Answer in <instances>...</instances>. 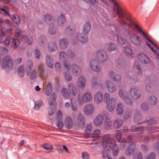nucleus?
<instances>
[{
    "label": "nucleus",
    "mask_w": 159,
    "mask_h": 159,
    "mask_svg": "<svg viewBox=\"0 0 159 159\" xmlns=\"http://www.w3.org/2000/svg\"><path fill=\"white\" fill-rule=\"evenodd\" d=\"M102 146L107 149L109 148L112 149V153L114 156H116L118 154L119 151L118 146L114 140L110 138L109 135L107 134L104 136L102 142Z\"/></svg>",
    "instance_id": "nucleus-1"
},
{
    "label": "nucleus",
    "mask_w": 159,
    "mask_h": 159,
    "mask_svg": "<svg viewBox=\"0 0 159 159\" xmlns=\"http://www.w3.org/2000/svg\"><path fill=\"white\" fill-rule=\"evenodd\" d=\"M91 29V25L89 22H87L84 25L83 29V34L78 33L76 36H74L73 37V44L75 45L77 40H79L81 43H84L87 42V38L86 36L84 34H87L90 31Z\"/></svg>",
    "instance_id": "nucleus-2"
},
{
    "label": "nucleus",
    "mask_w": 159,
    "mask_h": 159,
    "mask_svg": "<svg viewBox=\"0 0 159 159\" xmlns=\"http://www.w3.org/2000/svg\"><path fill=\"white\" fill-rule=\"evenodd\" d=\"M156 123L155 120L152 119L149 121H146L144 123L146 125V127L144 128H138L135 127V126H132L131 127V130L132 131H136L137 134H140L146 132H154V129L152 128L153 127L151 126L152 125Z\"/></svg>",
    "instance_id": "nucleus-3"
},
{
    "label": "nucleus",
    "mask_w": 159,
    "mask_h": 159,
    "mask_svg": "<svg viewBox=\"0 0 159 159\" xmlns=\"http://www.w3.org/2000/svg\"><path fill=\"white\" fill-rule=\"evenodd\" d=\"M109 116L106 111H103L102 115H99L94 120V123L96 125H100L102 123L103 119H105V126L109 127L111 126L112 123L109 118Z\"/></svg>",
    "instance_id": "nucleus-4"
},
{
    "label": "nucleus",
    "mask_w": 159,
    "mask_h": 159,
    "mask_svg": "<svg viewBox=\"0 0 159 159\" xmlns=\"http://www.w3.org/2000/svg\"><path fill=\"white\" fill-rule=\"evenodd\" d=\"M13 60L9 55H6L4 57L2 64V67L3 69H7L8 70H11L13 67Z\"/></svg>",
    "instance_id": "nucleus-5"
},
{
    "label": "nucleus",
    "mask_w": 159,
    "mask_h": 159,
    "mask_svg": "<svg viewBox=\"0 0 159 159\" xmlns=\"http://www.w3.org/2000/svg\"><path fill=\"white\" fill-rule=\"evenodd\" d=\"M104 100L107 103V109L109 111L113 110L115 106V101L113 98L110 99L109 94L106 93L104 96Z\"/></svg>",
    "instance_id": "nucleus-6"
},
{
    "label": "nucleus",
    "mask_w": 159,
    "mask_h": 159,
    "mask_svg": "<svg viewBox=\"0 0 159 159\" xmlns=\"http://www.w3.org/2000/svg\"><path fill=\"white\" fill-rule=\"evenodd\" d=\"M129 39L131 43L135 46H140L142 44V41L140 37L135 34H130Z\"/></svg>",
    "instance_id": "nucleus-7"
},
{
    "label": "nucleus",
    "mask_w": 159,
    "mask_h": 159,
    "mask_svg": "<svg viewBox=\"0 0 159 159\" xmlns=\"http://www.w3.org/2000/svg\"><path fill=\"white\" fill-rule=\"evenodd\" d=\"M92 98V95L90 93H86L83 95L81 94H79L78 97V100L79 102L81 104L84 102H90Z\"/></svg>",
    "instance_id": "nucleus-8"
},
{
    "label": "nucleus",
    "mask_w": 159,
    "mask_h": 159,
    "mask_svg": "<svg viewBox=\"0 0 159 159\" xmlns=\"http://www.w3.org/2000/svg\"><path fill=\"white\" fill-rule=\"evenodd\" d=\"M55 95L54 94H52L49 99V105L51 108L48 112V115L52 116L55 111L56 105L55 103Z\"/></svg>",
    "instance_id": "nucleus-9"
},
{
    "label": "nucleus",
    "mask_w": 159,
    "mask_h": 159,
    "mask_svg": "<svg viewBox=\"0 0 159 159\" xmlns=\"http://www.w3.org/2000/svg\"><path fill=\"white\" fill-rule=\"evenodd\" d=\"M12 33L13 30L10 28H6L3 27L0 30V34L2 36H3V38L6 35H10Z\"/></svg>",
    "instance_id": "nucleus-10"
},
{
    "label": "nucleus",
    "mask_w": 159,
    "mask_h": 159,
    "mask_svg": "<svg viewBox=\"0 0 159 159\" xmlns=\"http://www.w3.org/2000/svg\"><path fill=\"white\" fill-rule=\"evenodd\" d=\"M138 57L143 64H147L150 62V60L148 58L142 53H139L138 55Z\"/></svg>",
    "instance_id": "nucleus-11"
},
{
    "label": "nucleus",
    "mask_w": 159,
    "mask_h": 159,
    "mask_svg": "<svg viewBox=\"0 0 159 159\" xmlns=\"http://www.w3.org/2000/svg\"><path fill=\"white\" fill-rule=\"evenodd\" d=\"M91 69L94 71L98 72L100 70V68L98 66V63L95 60L92 59L90 62Z\"/></svg>",
    "instance_id": "nucleus-12"
},
{
    "label": "nucleus",
    "mask_w": 159,
    "mask_h": 159,
    "mask_svg": "<svg viewBox=\"0 0 159 159\" xmlns=\"http://www.w3.org/2000/svg\"><path fill=\"white\" fill-rule=\"evenodd\" d=\"M26 73L28 75H30L32 68L33 66V62L31 60H28L25 63Z\"/></svg>",
    "instance_id": "nucleus-13"
},
{
    "label": "nucleus",
    "mask_w": 159,
    "mask_h": 159,
    "mask_svg": "<svg viewBox=\"0 0 159 159\" xmlns=\"http://www.w3.org/2000/svg\"><path fill=\"white\" fill-rule=\"evenodd\" d=\"M93 110L94 108L93 105L92 104H89L84 107V110L86 115H89L93 112Z\"/></svg>",
    "instance_id": "nucleus-14"
},
{
    "label": "nucleus",
    "mask_w": 159,
    "mask_h": 159,
    "mask_svg": "<svg viewBox=\"0 0 159 159\" xmlns=\"http://www.w3.org/2000/svg\"><path fill=\"white\" fill-rule=\"evenodd\" d=\"M62 113L60 111H58L57 113V118L58 120V121L57 124L58 127L59 129L62 128L63 126L62 122L61 121L62 118Z\"/></svg>",
    "instance_id": "nucleus-15"
},
{
    "label": "nucleus",
    "mask_w": 159,
    "mask_h": 159,
    "mask_svg": "<svg viewBox=\"0 0 159 159\" xmlns=\"http://www.w3.org/2000/svg\"><path fill=\"white\" fill-rule=\"evenodd\" d=\"M135 145L134 143H133L129 145V147L127 149L126 151V154L129 155L133 152V155L134 156V152L136 151L134 149Z\"/></svg>",
    "instance_id": "nucleus-16"
},
{
    "label": "nucleus",
    "mask_w": 159,
    "mask_h": 159,
    "mask_svg": "<svg viewBox=\"0 0 159 159\" xmlns=\"http://www.w3.org/2000/svg\"><path fill=\"white\" fill-rule=\"evenodd\" d=\"M109 76L112 80L116 82L120 81L121 79L120 75H116L113 71L110 72Z\"/></svg>",
    "instance_id": "nucleus-17"
},
{
    "label": "nucleus",
    "mask_w": 159,
    "mask_h": 159,
    "mask_svg": "<svg viewBox=\"0 0 159 159\" xmlns=\"http://www.w3.org/2000/svg\"><path fill=\"white\" fill-rule=\"evenodd\" d=\"M119 94L120 97L124 100L128 104L132 103L131 100L128 98V97L126 96V93H124L122 90H120L119 92Z\"/></svg>",
    "instance_id": "nucleus-18"
},
{
    "label": "nucleus",
    "mask_w": 159,
    "mask_h": 159,
    "mask_svg": "<svg viewBox=\"0 0 159 159\" xmlns=\"http://www.w3.org/2000/svg\"><path fill=\"white\" fill-rule=\"evenodd\" d=\"M106 85L108 89L110 92L113 93L116 91L115 86L110 81L107 80L106 83Z\"/></svg>",
    "instance_id": "nucleus-19"
},
{
    "label": "nucleus",
    "mask_w": 159,
    "mask_h": 159,
    "mask_svg": "<svg viewBox=\"0 0 159 159\" xmlns=\"http://www.w3.org/2000/svg\"><path fill=\"white\" fill-rule=\"evenodd\" d=\"M102 93L101 92L97 93L94 96V101L97 103L99 104L102 101Z\"/></svg>",
    "instance_id": "nucleus-20"
},
{
    "label": "nucleus",
    "mask_w": 159,
    "mask_h": 159,
    "mask_svg": "<svg viewBox=\"0 0 159 159\" xmlns=\"http://www.w3.org/2000/svg\"><path fill=\"white\" fill-rule=\"evenodd\" d=\"M13 24L15 27H18L20 24V21L18 16L16 14L13 15L12 17Z\"/></svg>",
    "instance_id": "nucleus-21"
},
{
    "label": "nucleus",
    "mask_w": 159,
    "mask_h": 159,
    "mask_svg": "<svg viewBox=\"0 0 159 159\" xmlns=\"http://www.w3.org/2000/svg\"><path fill=\"white\" fill-rule=\"evenodd\" d=\"M38 71L41 76L45 78L47 75V74L45 72L44 69V65L40 64L38 67Z\"/></svg>",
    "instance_id": "nucleus-22"
},
{
    "label": "nucleus",
    "mask_w": 159,
    "mask_h": 159,
    "mask_svg": "<svg viewBox=\"0 0 159 159\" xmlns=\"http://www.w3.org/2000/svg\"><path fill=\"white\" fill-rule=\"evenodd\" d=\"M130 93L133 98L137 99L140 97V94L139 93L138 90L136 89H132L131 90Z\"/></svg>",
    "instance_id": "nucleus-23"
},
{
    "label": "nucleus",
    "mask_w": 159,
    "mask_h": 159,
    "mask_svg": "<svg viewBox=\"0 0 159 159\" xmlns=\"http://www.w3.org/2000/svg\"><path fill=\"white\" fill-rule=\"evenodd\" d=\"M20 44V40L16 38H13L11 42V46L13 49H16Z\"/></svg>",
    "instance_id": "nucleus-24"
},
{
    "label": "nucleus",
    "mask_w": 159,
    "mask_h": 159,
    "mask_svg": "<svg viewBox=\"0 0 159 159\" xmlns=\"http://www.w3.org/2000/svg\"><path fill=\"white\" fill-rule=\"evenodd\" d=\"M17 72L19 77H23L24 76L25 73L24 66L22 65L20 66L17 69Z\"/></svg>",
    "instance_id": "nucleus-25"
},
{
    "label": "nucleus",
    "mask_w": 159,
    "mask_h": 159,
    "mask_svg": "<svg viewBox=\"0 0 159 159\" xmlns=\"http://www.w3.org/2000/svg\"><path fill=\"white\" fill-rule=\"evenodd\" d=\"M65 124L67 129H70L72 127L73 125V121L70 117H67L66 118Z\"/></svg>",
    "instance_id": "nucleus-26"
},
{
    "label": "nucleus",
    "mask_w": 159,
    "mask_h": 159,
    "mask_svg": "<svg viewBox=\"0 0 159 159\" xmlns=\"http://www.w3.org/2000/svg\"><path fill=\"white\" fill-rule=\"evenodd\" d=\"M72 69L73 74L75 75L76 76L80 73V69L76 65H73L72 66Z\"/></svg>",
    "instance_id": "nucleus-27"
},
{
    "label": "nucleus",
    "mask_w": 159,
    "mask_h": 159,
    "mask_svg": "<svg viewBox=\"0 0 159 159\" xmlns=\"http://www.w3.org/2000/svg\"><path fill=\"white\" fill-rule=\"evenodd\" d=\"M68 43L66 40L65 39H61L60 41V46L62 49H65L68 46Z\"/></svg>",
    "instance_id": "nucleus-28"
},
{
    "label": "nucleus",
    "mask_w": 159,
    "mask_h": 159,
    "mask_svg": "<svg viewBox=\"0 0 159 159\" xmlns=\"http://www.w3.org/2000/svg\"><path fill=\"white\" fill-rule=\"evenodd\" d=\"M46 61L48 67L50 68H52L53 67V62L51 57L49 56H47Z\"/></svg>",
    "instance_id": "nucleus-29"
},
{
    "label": "nucleus",
    "mask_w": 159,
    "mask_h": 159,
    "mask_svg": "<svg viewBox=\"0 0 159 159\" xmlns=\"http://www.w3.org/2000/svg\"><path fill=\"white\" fill-rule=\"evenodd\" d=\"M122 123L123 122L121 120L117 119L115 121L113 125L116 129H118L122 126Z\"/></svg>",
    "instance_id": "nucleus-30"
},
{
    "label": "nucleus",
    "mask_w": 159,
    "mask_h": 159,
    "mask_svg": "<svg viewBox=\"0 0 159 159\" xmlns=\"http://www.w3.org/2000/svg\"><path fill=\"white\" fill-rule=\"evenodd\" d=\"M3 25L10 26L11 25V23L8 20H4L2 18H1L0 19V26H1Z\"/></svg>",
    "instance_id": "nucleus-31"
},
{
    "label": "nucleus",
    "mask_w": 159,
    "mask_h": 159,
    "mask_svg": "<svg viewBox=\"0 0 159 159\" xmlns=\"http://www.w3.org/2000/svg\"><path fill=\"white\" fill-rule=\"evenodd\" d=\"M100 134V132L99 130H96L93 133L92 137L93 140H97L99 138Z\"/></svg>",
    "instance_id": "nucleus-32"
},
{
    "label": "nucleus",
    "mask_w": 159,
    "mask_h": 159,
    "mask_svg": "<svg viewBox=\"0 0 159 159\" xmlns=\"http://www.w3.org/2000/svg\"><path fill=\"white\" fill-rule=\"evenodd\" d=\"M85 84V79L82 77H80L78 81V85L80 88H83Z\"/></svg>",
    "instance_id": "nucleus-33"
},
{
    "label": "nucleus",
    "mask_w": 159,
    "mask_h": 159,
    "mask_svg": "<svg viewBox=\"0 0 159 159\" xmlns=\"http://www.w3.org/2000/svg\"><path fill=\"white\" fill-rule=\"evenodd\" d=\"M69 90L70 93L73 96H75L76 94V90L75 88L72 84L69 85Z\"/></svg>",
    "instance_id": "nucleus-34"
},
{
    "label": "nucleus",
    "mask_w": 159,
    "mask_h": 159,
    "mask_svg": "<svg viewBox=\"0 0 159 159\" xmlns=\"http://www.w3.org/2000/svg\"><path fill=\"white\" fill-rule=\"evenodd\" d=\"M22 39L25 40L26 42L29 45H30L33 42L32 39L31 37H27L25 35L22 36Z\"/></svg>",
    "instance_id": "nucleus-35"
},
{
    "label": "nucleus",
    "mask_w": 159,
    "mask_h": 159,
    "mask_svg": "<svg viewBox=\"0 0 159 159\" xmlns=\"http://www.w3.org/2000/svg\"><path fill=\"white\" fill-rule=\"evenodd\" d=\"M2 13L4 15H9V9L8 7L6 6H4L3 7V8L2 9L0 8V14Z\"/></svg>",
    "instance_id": "nucleus-36"
},
{
    "label": "nucleus",
    "mask_w": 159,
    "mask_h": 159,
    "mask_svg": "<svg viewBox=\"0 0 159 159\" xmlns=\"http://www.w3.org/2000/svg\"><path fill=\"white\" fill-rule=\"evenodd\" d=\"M84 121V119L83 116L80 113H79L78 116V122L79 124H83Z\"/></svg>",
    "instance_id": "nucleus-37"
},
{
    "label": "nucleus",
    "mask_w": 159,
    "mask_h": 159,
    "mask_svg": "<svg viewBox=\"0 0 159 159\" xmlns=\"http://www.w3.org/2000/svg\"><path fill=\"white\" fill-rule=\"evenodd\" d=\"M65 21V17L62 14H61L57 19V22L59 25H61Z\"/></svg>",
    "instance_id": "nucleus-38"
},
{
    "label": "nucleus",
    "mask_w": 159,
    "mask_h": 159,
    "mask_svg": "<svg viewBox=\"0 0 159 159\" xmlns=\"http://www.w3.org/2000/svg\"><path fill=\"white\" fill-rule=\"evenodd\" d=\"M63 65L64 68L67 71L70 69L71 66L68 61H65L63 62Z\"/></svg>",
    "instance_id": "nucleus-39"
},
{
    "label": "nucleus",
    "mask_w": 159,
    "mask_h": 159,
    "mask_svg": "<svg viewBox=\"0 0 159 159\" xmlns=\"http://www.w3.org/2000/svg\"><path fill=\"white\" fill-rule=\"evenodd\" d=\"M92 127L91 125H88L85 130V134L87 137L90 134Z\"/></svg>",
    "instance_id": "nucleus-40"
},
{
    "label": "nucleus",
    "mask_w": 159,
    "mask_h": 159,
    "mask_svg": "<svg viewBox=\"0 0 159 159\" xmlns=\"http://www.w3.org/2000/svg\"><path fill=\"white\" fill-rule=\"evenodd\" d=\"M149 102L151 105H155L157 103V99L155 96H151L149 98Z\"/></svg>",
    "instance_id": "nucleus-41"
},
{
    "label": "nucleus",
    "mask_w": 159,
    "mask_h": 159,
    "mask_svg": "<svg viewBox=\"0 0 159 159\" xmlns=\"http://www.w3.org/2000/svg\"><path fill=\"white\" fill-rule=\"evenodd\" d=\"M81 158L82 159H90V154L88 152L84 151L82 153Z\"/></svg>",
    "instance_id": "nucleus-42"
},
{
    "label": "nucleus",
    "mask_w": 159,
    "mask_h": 159,
    "mask_svg": "<svg viewBox=\"0 0 159 159\" xmlns=\"http://www.w3.org/2000/svg\"><path fill=\"white\" fill-rule=\"evenodd\" d=\"M97 55L100 61L103 62L104 57L103 55L102 52L101 50L98 51L97 53Z\"/></svg>",
    "instance_id": "nucleus-43"
},
{
    "label": "nucleus",
    "mask_w": 159,
    "mask_h": 159,
    "mask_svg": "<svg viewBox=\"0 0 159 159\" xmlns=\"http://www.w3.org/2000/svg\"><path fill=\"white\" fill-rule=\"evenodd\" d=\"M61 93L63 96L66 98H68L69 97L70 95L65 89L63 88L62 89Z\"/></svg>",
    "instance_id": "nucleus-44"
},
{
    "label": "nucleus",
    "mask_w": 159,
    "mask_h": 159,
    "mask_svg": "<svg viewBox=\"0 0 159 159\" xmlns=\"http://www.w3.org/2000/svg\"><path fill=\"white\" fill-rule=\"evenodd\" d=\"M115 136L117 140L119 141V142H120V141L121 140V132L120 130H116Z\"/></svg>",
    "instance_id": "nucleus-45"
},
{
    "label": "nucleus",
    "mask_w": 159,
    "mask_h": 159,
    "mask_svg": "<svg viewBox=\"0 0 159 159\" xmlns=\"http://www.w3.org/2000/svg\"><path fill=\"white\" fill-rule=\"evenodd\" d=\"M123 106L121 104H118L117 109L118 114L120 115L122 114L123 111Z\"/></svg>",
    "instance_id": "nucleus-46"
},
{
    "label": "nucleus",
    "mask_w": 159,
    "mask_h": 159,
    "mask_svg": "<svg viewBox=\"0 0 159 159\" xmlns=\"http://www.w3.org/2000/svg\"><path fill=\"white\" fill-rule=\"evenodd\" d=\"M52 92V85L50 83L48 84L46 92L47 94L48 95H49Z\"/></svg>",
    "instance_id": "nucleus-47"
},
{
    "label": "nucleus",
    "mask_w": 159,
    "mask_h": 159,
    "mask_svg": "<svg viewBox=\"0 0 159 159\" xmlns=\"http://www.w3.org/2000/svg\"><path fill=\"white\" fill-rule=\"evenodd\" d=\"M117 39L120 43L119 45L121 46H122V44L125 43L127 42L126 40L119 36H118Z\"/></svg>",
    "instance_id": "nucleus-48"
},
{
    "label": "nucleus",
    "mask_w": 159,
    "mask_h": 159,
    "mask_svg": "<svg viewBox=\"0 0 159 159\" xmlns=\"http://www.w3.org/2000/svg\"><path fill=\"white\" fill-rule=\"evenodd\" d=\"M48 48L50 52L53 51L57 48L56 45L52 43H51L49 44Z\"/></svg>",
    "instance_id": "nucleus-49"
},
{
    "label": "nucleus",
    "mask_w": 159,
    "mask_h": 159,
    "mask_svg": "<svg viewBox=\"0 0 159 159\" xmlns=\"http://www.w3.org/2000/svg\"><path fill=\"white\" fill-rule=\"evenodd\" d=\"M120 148L122 150L124 149L125 147V140L124 139H122L120 141Z\"/></svg>",
    "instance_id": "nucleus-50"
},
{
    "label": "nucleus",
    "mask_w": 159,
    "mask_h": 159,
    "mask_svg": "<svg viewBox=\"0 0 159 159\" xmlns=\"http://www.w3.org/2000/svg\"><path fill=\"white\" fill-rule=\"evenodd\" d=\"M71 105L72 110L74 111H76L77 109V105L75 102H73L72 99H71Z\"/></svg>",
    "instance_id": "nucleus-51"
},
{
    "label": "nucleus",
    "mask_w": 159,
    "mask_h": 159,
    "mask_svg": "<svg viewBox=\"0 0 159 159\" xmlns=\"http://www.w3.org/2000/svg\"><path fill=\"white\" fill-rule=\"evenodd\" d=\"M21 29H16L14 33L15 37L18 38L21 35Z\"/></svg>",
    "instance_id": "nucleus-52"
},
{
    "label": "nucleus",
    "mask_w": 159,
    "mask_h": 159,
    "mask_svg": "<svg viewBox=\"0 0 159 159\" xmlns=\"http://www.w3.org/2000/svg\"><path fill=\"white\" fill-rule=\"evenodd\" d=\"M43 104V102L41 101L37 102L35 103L34 109L36 110H38L39 109V107L42 106Z\"/></svg>",
    "instance_id": "nucleus-53"
},
{
    "label": "nucleus",
    "mask_w": 159,
    "mask_h": 159,
    "mask_svg": "<svg viewBox=\"0 0 159 159\" xmlns=\"http://www.w3.org/2000/svg\"><path fill=\"white\" fill-rule=\"evenodd\" d=\"M37 77V73L35 70H33L30 75V79L31 80H34Z\"/></svg>",
    "instance_id": "nucleus-54"
},
{
    "label": "nucleus",
    "mask_w": 159,
    "mask_h": 159,
    "mask_svg": "<svg viewBox=\"0 0 159 159\" xmlns=\"http://www.w3.org/2000/svg\"><path fill=\"white\" fill-rule=\"evenodd\" d=\"M156 155L154 153L152 152L149 155H147L145 157V159H155Z\"/></svg>",
    "instance_id": "nucleus-55"
},
{
    "label": "nucleus",
    "mask_w": 159,
    "mask_h": 159,
    "mask_svg": "<svg viewBox=\"0 0 159 159\" xmlns=\"http://www.w3.org/2000/svg\"><path fill=\"white\" fill-rule=\"evenodd\" d=\"M65 76L66 79L67 81H69L71 79V76L70 74L68 72L67 73L65 72Z\"/></svg>",
    "instance_id": "nucleus-56"
},
{
    "label": "nucleus",
    "mask_w": 159,
    "mask_h": 159,
    "mask_svg": "<svg viewBox=\"0 0 159 159\" xmlns=\"http://www.w3.org/2000/svg\"><path fill=\"white\" fill-rule=\"evenodd\" d=\"M44 19L46 21L48 20L54 21V19L51 16L48 14H46L44 16Z\"/></svg>",
    "instance_id": "nucleus-57"
},
{
    "label": "nucleus",
    "mask_w": 159,
    "mask_h": 159,
    "mask_svg": "<svg viewBox=\"0 0 159 159\" xmlns=\"http://www.w3.org/2000/svg\"><path fill=\"white\" fill-rule=\"evenodd\" d=\"M125 53L128 56H130L132 53V50L129 48H126L125 50Z\"/></svg>",
    "instance_id": "nucleus-58"
},
{
    "label": "nucleus",
    "mask_w": 159,
    "mask_h": 159,
    "mask_svg": "<svg viewBox=\"0 0 159 159\" xmlns=\"http://www.w3.org/2000/svg\"><path fill=\"white\" fill-rule=\"evenodd\" d=\"M11 42V40L10 38H6L4 41L3 43L5 45L7 46L9 45Z\"/></svg>",
    "instance_id": "nucleus-59"
},
{
    "label": "nucleus",
    "mask_w": 159,
    "mask_h": 159,
    "mask_svg": "<svg viewBox=\"0 0 159 159\" xmlns=\"http://www.w3.org/2000/svg\"><path fill=\"white\" fill-rule=\"evenodd\" d=\"M56 32V30L53 27H50L49 30V33L51 35H54Z\"/></svg>",
    "instance_id": "nucleus-60"
},
{
    "label": "nucleus",
    "mask_w": 159,
    "mask_h": 159,
    "mask_svg": "<svg viewBox=\"0 0 159 159\" xmlns=\"http://www.w3.org/2000/svg\"><path fill=\"white\" fill-rule=\"evenodd\" d=\"M43 148L47 150H51L52 149V146L49 144H46L43 145Z\"/></svg>",
    "instance_id": "nucleus-61"
},
{
    "label": "nucleus",
    "mask_w": 159,
    "mask_h": 159,
    "mask_svg": "<svg viewBox=\"0 0 159 159\" xmlns=\"http://www.w3.org/2000/svg\"><path fill=\"white\" fill-rule=\"evenodd\" d=\"M108 50L109 51H114L115 49V46L114 44H112L111 45H109L108 46Z\"/></svg>",
    "instance_id": "nucleus-62"
},
{
    "label": "nucleus",
    "mask_w": 159,
    "mask_h": 159,
    "mask_svg": "<svg viewBox=\"0 0 159 159\" xmlns=\"http://www.w3.org/2000/svg\"><path fill=\"white\" fill-rule=\"evenodd\" d=\"M66 57H67V55L65 53L63 52H60V57L61 60H62Z\"/></svg>",
    "instance_id": "nucleus-63"
},
{
    "label": "nucleus",
    "mask_w": 159,
    "mask_h": 159,
    "mask_svg": "<svg viewBox=\"0 0 159 159\" xmlns=\"http://www.w3.org/2000/svg\"><path fill=\"white\" fill-rule=\"evenodd\" d=\"M134 70L136 72L139 73L141 71V69L139 66L137 65L134 66Z\"/></svg>",
    "instance_id": "nucleus-64"
}]
</instances>
